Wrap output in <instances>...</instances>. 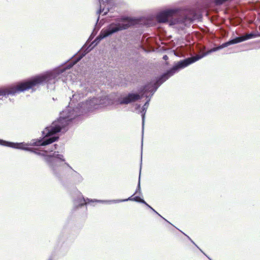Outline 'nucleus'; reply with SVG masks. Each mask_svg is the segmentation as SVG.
Masks as SVG:
<instances>
[{"label": "nucleus", "mask_w": 260, "mask_h": 260, "mask_svg": "<svg viewBox=\"0 0 260 260\" xmlns=\"http://www.w3.org/2000/svg\"><path fill=\"white\" fill-rule=\"evenodd\" d=\"M90 92V88L87 86L86 84H81V89L78 91L77 94H74L72 98L71 99L70 106L60 113L59 118L52 122L51 125L47 126L42 131V138L32 140V142L29 144L24 142L15 143L0 139V145L29 151L38 155H42L44 156V160H45V157L46 156L54 155V153L55 152H57L59 154L57 151H55L51 154H46L47 152H52L56 149V144H54L50 149L44 150L43 153L37 149L29 148L28 146H46L57 141L59 139L58 134L62 129L66 131V127L72 120L84 113L97 109L101 105L105 104V98H93L89 101H86L85 102H82L78 103L76 107H72V104L75 101L80 100L81 98L87 95L88 92ZM45 161L46 162V161Z\"/></svg>", "instance_id": "nucleus-1"}, {"label": "nucleus", "mask_w": 260, "mask_h": 260, "mask_svg": "<svg viewBox=\"0 0 260 260\" xmlns=\"http://www.w3.org/2000/svg\"><path fill=\"white\" fill-rule=\"evenodd\" d=\"M90 45L87 46L86 45H84L80 50L78 57L74 61L70 62L68 64L64 66H59L53 70L47 71L43 74L36 76L23 81L22 83L26 90L40 85L43 82L47 84L48 89L54 90L55 89L54 84L56 82L66 74L67 70L72 68L74 65L79 61L91 50V48H90Z\"/></svg>", "instance_id": "nucleus-2"}, {"label": "nucleus", "mask_w": 260, "mask_h": 260, "mask_svg": "<svg viewBox=\"0 0 260 260\" xmlns=\"http://www.w3.org/2000/svg\"><path fill=\"white\" fill-rule=\"evenodd\" d=\"M172 76H173L172 74L168 70L160 76L157 77L154 82H150L140 87L138 90L139 93H129L127 95L123 97L119 101V104L121 105L128 104L141 100L143 97L146 98L147 101L140 111L142 116L143 133L145 119V114L152 96L158 87Z\"/></svg>", "instance_id": "nucleus-3"}, {"label": "nucleus", "mask_w": 260, "mask_h": 260, "mask_svg": "<svg viewBox=\"0 0 260 260\" xmlns=\"http://www.w3.org/2000/svg\"><path fill=\"white\" fill-rule=\"evenodd\" d=\"M54 155L46 156L45 159L51 173L55 178L62 182L63 180L64 171L66 170L75 184H79L83 182L84 178L82 176L65 162L63 155L57 152H55Z\"/></svg>", "instance_id": "nucleus-4"}, {"label": "nucleus", "mask_w": 260, "mask_h": 260, "mask_svg": "<svg viewBox=\"0 0 260 260\" xmlns=\"http://www.w3.org/2000/svg\"><path fill=\"white\" fill-rule=\"evenodd\" d=\"M201 18V15L193 10H183L180 8L166 9L156 15V19L159 22H169L170 25L182 24L184 26H187L195 20Z\"/></svg>", "instance_id": "nucleus-5"}, {"label": "nucleus", "mask_w": 260, "mask_h": 260, "mask_svg": "<svg viewBox=\"0 0 260 260\" xmlns=\"http://www.w3.org/2000/svg\"><path fill=\"white\" fill-rule=\"evenodd\" d=\"M134 23V20L128 17L117 18L114 22L110 23L107 27L101 30L94 42L98 44L103 39L115 33L127 29L133 25Z\"/></svg>", "instance_id": "nucleus-6"}, {"label": "nucleus", "mask_w": 260, "mask_h": 260, "mask_svg": "<svg viewBox=\"0 0 260 260\" xmlns=\"http://www.w3.org/2000/svg\"><path fill=\"white\" fill-rule=\"evenodd\" d=\"M134 196L128 198L126 199L113 200H100L96 199H90L89 198H84L81 193H79L77 200L74 201V204L76 208H81L87 204H92L94 203H118L120 202H126L128 201H132L140 203L141 199H142L139 196H136L133 198Z\"/></svg>", "instance_id": "nucleus-7"}, {"label": "nucleus", "mask_w": 260, "mask_h": 260, "mask_svg": "<svg viewBox=\"0 0 260 260\" xmlns=\"http://www.w3.org/2000/svg\"><path fill=\"white\" fill-rule=\"evenodd\" d=\"M212 53L211 49L208 50L206 52L202 55H198L191 57H188L183 60L175 62L174 66L169 70H168L173 75L176 73L179 72L180 70L188 66L189 65L200 60L203 57Z\"/></svg>", "instance_id": "nucleus-8"}, {"label": "nucleus", "mask_w": 260, "mask_h": 260, "mask_svg": "<svg viewBox=\"0 0 260 260\" xmlns=\"http://www.w3.org/2000/svg\"><path fill=\"white\" fill-rule=\"evenodd\" d=\"M26 89L22 82L19 83L16 86H12L7 88H0V96H6L9 95H14L17 93L23 92Z\"/></svg>", "instance_id": "nucleus-9"}, {"label": "nucleus", "mask_w": 260, "mask_h": 260, "mask_svg": "<svg viewBox=\"0 0 260 260\" xmlns=\"http://www.w3.org/2000/svg\"><path fill=\"white\" fill-rule=\"evenodd\" d=\"M67 239V235L64 232H61L58 236L57 240V245L59 247L61 250H67L68 247L67 246L66 241Z\"/></svg>", "instance_id": "nucleus-10"}, {"label": "nucleus", "mask_w": 260, "mask_h": 260, "mask_svg": "<svg viewBox=\"0 0 260 260\" xmlns=\"http://www.w3.org/2000/svg\"><path fill=\"white\" fill-rule=\"evenodd\" d=\"M109 11V8H107L106 9L104 8L102 9V6L101 5H100V8L99 10L97 12V14L100 15V14H101V13H103V15H106L108 13V12ZM99 19H100V16H99L98 18H97L96 23L98 22ZM100 27V26H98V27L97 26V23H96L95 27H94V30H93V31L95 30V34L97 32V31L99 29Z\"/></svg>", "instance_id": "nucleus-11"}, {"label": "nucleus", "mask_w": 260, "mask_h": 260, "mask_svg": "<svg viewBox=\"0 0 260 260\" xmlns=\"http://www.w3.org/2000/svg\"><path fill=\"white\" fill-rule=\"evenodd\" d=\"M231 40L233 45L244 41L243 36L235 37L234 39H231Z\"/></svg>", "instance_id": "nucleus-12"}, {"label": "nucleus", "mask_w": 260, "mask_h": 260, "mask_svg": "<svg viewBox=\"0 0 260 260\" xmlns=\"http://www.w3.org/2000/svg\"><path fill=\"white\" fill-rule=\"evenodd\" d=\"M140 170H141V167H140ZM140 176H141V170H140V174H139V181H138L137 187L135 191V192L133 194V196H134L135 194H136L137 193H139V194H141V185H140Z\"/></svg>", "instance_id": "nucleus-13"}, {"label": "nucleus", "mask_w": 260, "mask_h": 260, "mask_svg": "<svg viewBox=\"0 0 260 260\" xmlns=\"http://www.w3.org/2000/svg\"><path fill=\"white\" fill-rule=\"evenodd\" d=\"M243 36L244 37V41H245L255 38L256 37V35L254 33L250 32V33L247 34L245 35H244Z\"/></svg>", "instance_id": "nucleus-14"}, {"label": "nucleus", "mask_w": 260, "mask_h": 260, "mask_svg": "<svg viewBox=\"0 0 260 260\" xmlns=\"http://www.w3.org/2000/svg\"><path fill=\"white\" fill-rule=\"evenodd\" d=\"M181 233H182L184 235H185L187 238L191 241V243H192L205 255H206L210 260H212L209 257H208L203 251V250L200 249L198 246L192 240V239L187 235H186L185 233H184L183 232L181 231Z\"/></svg>", "instance_id": "nucleus-15"}, {"label": "nucleus", "mask_w": 260, "mask_h": 260, "mask_svg": "<svg viewBox=\"0 0 260 260\" xmlns=\"http://www.w3.org/2000/svg\"><path fill=\"white\" fill-rule=\"evenodd\" d=\"M233 45L232 43L231 42V39L229 40L228 41L222 43L221 45H219V48L222 49L223 48L226 47L230 45Z\"/></svg>", "instance_id": "nucleus-16"}, {"label": "nucleus", "mask_w": 260, "mask_h": 260, "mask_svg": "<svg viewBox=\"0 0 260 260\" xmlns=\"http://www.w3.org/2000/svg\"><path fill=\"white\" fill-rule=\"evenodd\" d=\"M233 45L232 43L231 42V39L229 40L228 41L222 43L221 45H219V48L222 49L223 48L226 47L230 45Z\"/></svg>", "instance_id": "nucleus-17"}, {"label": "nucleus", "mask_w": 260, "mask_h": 260, "mask_svg": "<svg viewBox=\"0 0 260 260\" xmlns=\"http://www.w3.org/2000/svg\"><path fill=\"white\" fill-rule=\"evenodd\" d=\"M153 212H154L155 214L158 215L159 216H160L161 218H162L163 219H164L165 221H166L167 222L169 223L170 224H172L169 221H168L166 219H165L164 217H163L161 215H160L156 211H155L152 207L150 209Z\"/></svg>", "instance_id": "nucleus-18"}, {"label": "nucleus", "mask_w": 260, "mask_h": 260, "mask_svg": "<svg viewBox=\"0 0 260 260\" xmlns=\"http://www.w3.org/2000/svg\"><path fill=\"white\" fill-rule=\"evenodd\" d=\"M140 203H142L143 204H144L145 206H146L149 209H151L152 207H151L149 204H148L144 199H141Z\"/></svg>", "instance_id": "nucleus-19"}, {"label": "nucleus", "mask_w": 260, "mask_h": 260, "mask_svg": "<svg viewBox=\"0 0 260 260\" xmlns=\"http://www.w3.org/2000/svg\"><path fill=\"white\" fill-rule=\"evenodd\" d=\"M78 57V56L75 57L74 59L72 60V58H70V60H69L67 62L64 63L63 64H62L61 66H64V65H66L67 64H68L69 63H70V62L72 61H74L77 57Z\"/></svg>", "instance_id": "nucleus-20"}, {"label": "nucleus", "mask_w": 260, "mask_h": 260, "mask_svg": "<svg viewBox=\"0 0 260 260\" xmlns=\"http://www.w3.org/2000/svg\"><path fill=\"white\" fill-rule=\"evenodd\" d=\"M220 48H219V46L217 47L213 48L211 49L212 52H215L218 50H220Z\"/></svg>", "instance_id": "nucleus-21"}, {"label": "nucleus", "mask_w": 260, "mask_h": 260, "mask_svg": "<svg viewBox=\"0 0 260 260\" xmlns=\"http://www.w3.org/2000/svg\"><path fill=\"white\" fill-rule=\"evenodd\" d=\"M162 58H163L164 60H168V58H168V56L167 55H164V56H163Z\"/></svg>", "instance_id": "nucleus-22"}, {"label": "nucleus", "mask_w": 260, "mask_h": 260, "mask_svg": "<svg viewBox=\"0 0 260 260\" xmlns=\"http://www.w3.org/2000/svg\"><path fill=\"white\" fill-rule=\"evenodd\" d=\"M141 107V105H137L136 107V110H138V109H139Z\"/></svg>", "instance_id": "nucleus-23"}, {"label": "nucleus", "mask_w": 260, "mask_h": 260, "mask_svg": "<svg viewBox=\"0 0 260 260\" xmlns=\"http://www.w3.org/2000/svg\"><path fill=\"white\" fill-rule=\"evenodd\" d=\"M141 160L142 159V157L141 158Z\"/></svg>", "instance_id": "nucleus-24"}]
</instances>
